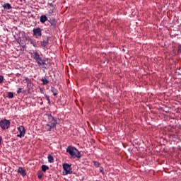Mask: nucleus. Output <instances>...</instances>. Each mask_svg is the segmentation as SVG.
<instances>
[{"mask_svg": "<svg viewBox=\"0 0 181 181\" xmlns=\"http://www.w3.org/2000/svg\"><path fill=\"white\" fill-rule=\"evenodd\" d=\"M93 165H94V166H95V168L100 167V163H98L97 161H94Z\"/></svg>", "mask_w": 181, "mask_h": 181, "instance_id": "nucleus-21", "label": "nucleus"}, {"mask_svg": "<svg viewBox=\"0 0 181 181\" xmlns=\"http://www.w3.org/2000/svg\"><path fill=\"white\" fill-rule=\"evenodd\" d=\"M48 5H49V6H53V3H48Z\"/></svg>", "mask_w": 181, "mask_h": 181, "instance_id": "nucleus-28", "label": "nucleus"}, {"mask_svg": "<svg viewBox=\"0 0 181 181\" xmlns=\"http://www.w3.org/2000/svg\"><path fill=\"white\" fill-rule=\"evenodd\" d=\"M3 8L6 10L12 9V6L9 3H6L3 5Z\"/></svg>", "mask_w": 181, "mask_h": 181, "instance_id": "nucleus-11", "label": "nucleus"}, {"mask_svg": "<svg viewBox=\"0 0 181 181\" xmlns=\"http://www.w3.org/2000/svg\"><path fill=\"white\" fill-rule=\"evenodd\" d=\"M18 173H21L22 176H26V171H25V169L22 167H19L18 169Z\"/></svg>", "mask_w": 181, "mask_h": 181, "instance_id": "nucleus-9", "label": "nucleus"}, {"mask_svg": "<svg viewBox=\"0 0 181 181\" xmlns=\"http://www.w3.org/2000/svg\"><path fill=\"white\" fill-rule=\"evenodd\" d=\"M22 90H23V88H18L17 90V94H21V93H22Z\"/></svg>", "mask_w": 181, "mask_h": 181, "instance_id": "nucleus-22", "label": "nucleus"}, {"mask_svg": "<svg viewBox=\"0 0 181 181\" xmlns=\"http://www.w3.org/2000/svg\"><path fill=\"white\" fill-rule=\"evenodd\" d=\"M31 57L35 60V63H37L40 66H47V64L46 63L47 60L46 59L42 58L40 57V54H39V52H34L31 53Z\"/></svg>", "mask_w": 181, "mask_h": 181, "instance_id": "nucleus-2", "label": "nucleus"}, {"mask_svg": "<svg viewBox=\"0 0 181 181\" xmlns=\"http://www.w3.org/2000/svg\"><path fill=\"white\" fill-rule=\"evenodd\" d=\"M41 81L42 82L43 86H46V84H49V81L46 79V78H41Z\"/></svg>", "mask_w": 181, "mask_h": 181, "instance_id": "nucleus-15", "label": "nucleus"}, {"mask_svg": "<svg viewBox=\"0 0 181 181\" xmlns=\"http://www.w3.org/2000/svg\"><path fill=\"white\" fill-rule=\"evenodd\" d=\"M0 127L1 128V129H8V128H9V127H11V122H9V120L4 119H2L0 122Z\"/></svg>", "mask_w": 181, "mask_h": 181, "instance_id": "nucleus-5", "label": "nucleus"}, {"mask_svg": "<svg viewBox=\"0 0 181 181\" xmlns=\"http://www.w3.org/2000/svg\"><path fill=\"white\" fill-rule=\"evenodd\" d=\"M33 35L35 36V39H39L42 37V28H34L33 30Z\"/></svg>", "mask_w": 181, "mask_h": 181, "instance_id": "nucleus-6", "label": "nucleus"}, {"mask_svg": "<svg viewBox=\"0 0 181 181\" xmlns=\"http://www.w3.org/2000/svg\"><path fill=\"white\" fill-rule=\"evenodd\" d=\"M48 22H49L51 26H52L53 28H56V25H57L56 20L54 19L50 20V21H48Z\"/></svg>", "mask_w": 181, "mask_h": 181, "instance_id": "nucleus-14", "label": "nucleus"}, {"mask_svg": "<svg viewBox=\"0 0 181 181\" xmlns=\"http://www.w3.org/2000/svg\"><path fill=\"white\" fill-rule=\"evenodd\" d=\"M4 81V77L2 76H0V83Z\"/></svg>", "mask_w": 181, "mask_h": 181, "instance_id": "nucleus-26", "label": "nucleus"}, {"mask_svg": "<svg viewBox=\"0 0 181 181\" xmlns=\"http://www.w3.org/2000/svg\"><path fill=\"white\" fill-rule=\"evenodd\" d=\"M25 39L26 40H28V42H30V40H32V38L29 37V35L25 36Z\"/></svg>", "mask_w": 181, "mask_h": 181, "instance_id": "nucleus-24", "label": "nucleus"}, {"mask_svg": "<svg viewBox=\"0 0 181 181\" xmlns=\"http://www.w3.org/2000/svg\"><path fill=\"white\" fill-rule=\"evenodd\" d=\"M17 129L19 132V134L17 135L18 138H23L25 136V134H26V129H25L23 126H19Z\"/></svg>", "mask_w": 181, "mask_h": 181, "instance_id": "nucleus-7", "label": "nucleus"}, {"mask_svg": "<svg viewBox=\"0 0 181 181\" xmlns=\"http://www.w3.org/2000/svg\"><path fill=\"white\" fill-rule=\"evenodd\" d=\"M40 93H41V94H45V91H43V90H42V88H40Z\"/></svg>", "mask_w": 181, "mask_h": 181, "instance_id": "nucleus-27", "label": "nucleus"}, {"mask_svg": "<svg viewBox=\"0 0 181 181\" xmlns=\"http://www.w3.org/2000/svg\"><path fill=\"white\" fill-rule=\"evenodd\" d=\"M30 45H33V46L34 47H36V46H37V45H36V42H35L33 40H30Z\"/></svg>", "mask_w": 181, "mask_h": 181, "instance_id": "nucleus-17", "label": "nucleus"}, {"mask_svg": "<svg viewBox=\"0 0 181 181\" xmlns=\"http://www.w3.org/2000/svg\"><path fill=\"white\" fill-rule=\"evenodd\" d=\"M46 21H47V16H46V15H42L40 16V22H41V23H45Z\"/></svg>", "mask_w": 181, "mask_h": 181, "instance_id": "nucleus-10", "label": "nucleus"}, {"mask_svg": "<svg viewBox=\"0 0 181 181\" xmlns=\"http://www.w3.org/2000/svg\"><path fill=\"white\" fill-rule=\"evenodd\" d=\"M66 152L69 153L71 158H81V153H80V151L73 146H69L66 148Z\"/></svg>", "mask_w": 181, "mask_h": 181, "instance_id": "nucleus-3", "label": "nucleus"}, {"mask_svg": "<svg viewBox=\"0 0 181 181\" xmlns=\"http://www.w3.org/2000/svg\"><path fill=\"white\" fill-rule=\"evenodd\" d=\"M63 169L64 176H66V175H71V173H73V171L71 170V165L68 163L63 164Z\"/></svg>", "mask_w": 181, "mask_h": 181, "instance_id": "nucleus-4", "label": "nucleus"}, {"mask_svg": "<svg viewBox=\"0 0 181 181\" xmlns=\"http://www.w3.org/2000/svg\"><path fill=\"white\" fill-rule=\"evenodd\" d=\"M100 173H103L104 175V168H103V167L100 168Z\"/></svg>", "mask_w": 181, "mask_h": 181, "instance_id": "nucleus-25", "label": "nucleus"}, {"mask_svg": "<svg viewBox=\"0 0 181 181\" xmlns=\"http://www.w3.org/2000/svg\"><path fill=\"white\" fill-rule=\"evenodd\" d=\"M51 91L53 94V95H57V93H59V90L53 86L51 87Z\"/></svg>", "mask_w": 181, "mask_h": 181, "instance_id": "nucleus-13", "label": "nucleus"}, {"mask_svg": "<svg viewBox=\"0 0 181 181\" xmlns=\"http://www.w3.org/2000/svg\"><path fill=\"white\" fill-rule=\"evenodd\" d=\"M47 159L49 163H53V162H54V158L53 157V156H52V154H49L47 156Z\"/></svg>", "mask_w": 181, "mask_h": 181, "instance_id": "nucleus-12", "label": "nucleus"}, {"mask_svg": "<svg viewBox=\"0 0 181 181\" xmlns=\"http://www.w3.org/2000/svg\"><path fill=\"white\" fill-rule=\"evenodd\" d=\"M42 47H47L49 46V37L40 42Z\"/></svg>", "mask_w": 181, "mask_h": 181, "instance_id": "nucleus-8", "label": "nucleus"}, {"mask_svg": "<svg viewBox=\"0 0 181 181\" xmlns=\"http://www.w3.org/2000/svg\"><path fill=\"white\" fill-rule=\"evenodd\" d=\"M8 98H13V93L8 92Z\"/></svg>", "mask_w": 181, "mask_h": 181, "instance_id": "nucleus-20", "label": "nucleus"}, {"mask_svg": "<svg viewBox=\"0 0 181 181\" xmlns=\"http://www.w3.org/2000/svg\"><path fill=\"white\" fill-rule=\"evenodd\" d=\"M46 100L48 101V104H50V98L46 93L44 94Z\"/></svg>", "mask_w": 181, "mask_h": 181, "instance_id": "nucleus-19", "label": "nucleus"}, {"mask_svg": "<svg viewBox=\"0 0 181 181\" xmlns=\"http://www.w3.org/2000/svg\"><path fill=\"white\" fill-rule=\"evenodd\" d=\"M42 172H46V170H49V166H47L46 165H42Z\"/></svg>", "mask_w": 181, "mask_h": 181, "instance_id": "nucleus-16", "label": "nucleus"}, {"mask_svg": "<svg viewBox=\"0 0 181 181\" xmlns=\"http://www.w3.org/2000/svg\"><path fill=\"white\" fill-rule=\"evenodd\" d=\"M48 117V122L45 125V130L47 132H50L52 129H54L56 125H57V119L54 118L52 115H47Z\"/></svg>", "mask_w": 181, "mask_h": 181, "instance_id": "nucleus-1", "label": "nucleus"}, {"mask_svg": "<svg viewBox=\"0 0 181 181\" xmlns=\"http://www.w3.org/2000/svg\"><path fill=\"white\" fill-rule=\"evenodd\" d=\"M42 176H43V173H38V174H37L38 179H42Z\"/></svg>", "mask_w": 181, "mask_h": 181, "instance_id": "nucleus-23", "label": "nucleus"}, {"mask_svg": "<svg viewBox=\"0 0 181 181\" xmlns=\"http://www.w3.org/2000/svg\"><path fill=\"white\" fill-rule=\"evenodd\" d=\"M25 81H27L28 86H31L32 80L29 79V78H25Z\"/></svg>", "mask_w": 181, "mask_h": 181, "instance_id": "nucleus-18", "label": "nucleus"}]
</instances>
